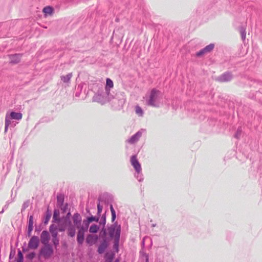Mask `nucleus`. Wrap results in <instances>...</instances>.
I'll return each instance as SVG.
<instances>
[{
    "label": "nucleus",
    "instance_id": "f257e3e1",
    "mask_svg": "<svg viewBox=\"0 0 262 262\" xmlns=\"http://www.w3.org/2000/svg\"><path fill=\"white\" fill-rule=\"evenodd\" d=\"M113 98V95L105 91L102 86L99 88L97 92L92 98L93 102H96L104 104L110 101Z\"/></svg>",
    "mask_w": 262,
    "mask_h": 262
},
{
    "label": "nucleus",
    "instance_id": "f03ea898",
    "mask_svg": "<svg viewBox=\"0 0 262 262\" xmlns=\"http://www.w3.org/2000/svg\"><path fill=\"white\" fill-rule=\"evenodd\" d=\"M130 163L135 170V172L134 173L135 177L139 182H143L144 177L142 173L141 165L137 159L136 155H134L131 156Z\"/></svg>",
    "mask_w": 262,
    "mask_h": 262
},
{
    "label": "nucleus",
    "instance_id": "7ed1b4c3",
    "mask_svg": "<svg viewBox=\"0 0 262 262\" xmlns=\"http://www.w3.org/2000/svg\"><path fill=\"white\" fill-rule=\"evenodd\" d=\"M161 94L160 91L156 89H152L150 93L149 98L146 99V104L148 106L159 107V97Z\"/></svg>",
    "mask_w": 262,
    "mask_h": 262
},
{
    "label": "nucleus",
    "instance_id": "20e7f679",
    "mask_svg": "<svg viewBox=\"0 0 262 262\" xmlns=\"http://www.w3.org/2000/svg\"><path fill=\"white\" fill-rule=\"evenodd\" d=\"M107 231L110 238L114 239L120 238L121 227L117 222L107 226Z\"/></svg>",
    "mask_w": 262,
    "mask_h": 262
},
{
    "label": "nucleus",
    "instance_id": "39448f33",
    "mask_svg": "<svg viewBox=\"0 0 262 262\" xmlns=\"http://www.w3.org/2000/svg\"><path fill=\"white\" fill-rule=\"evenodd\" d=\"M54 250L51 244H43L40 248L38 252L39 257H43L45 259L50 258L54 254Z\"/></svg>",
    "mask_w": 262,
    "mask_h": 262
},
{
    "label": "nucleus",
    "instance_id": "423d86ee",
    "mask_svg": "<svg viewBox=\"0 0 262 262\" xmlns=\"http://www.w3.org/2000/svg\"><path fill=\"white\" fill-rule=\"evenodd\" d=\"M97 201L100 203H103L106 206H110L111 205H113L112 203L114 200L112 195L108 193H104L99 195Z\"/></svg>",
    "mask_w": 262,
    "mask_h": 262
},
{
    "label": "nucleus",
    "instance_id": "0eeeda50",
    "mask_svg": "<svg viewBox=\"0 0 262 262\" xmlns=\"http://www.w3.org/2000/svg\"><path fill=\"white\" fill-rule=\"evenodd\" d=\"M112 99H113L112 102L113 106L117 110L121 109L125 101V99L123 96L119 97L117 95L116 97L114 98L113 97Z\"/></svg>",
    "mask_w": 262,
    "mask_h": 262
},
{
    "label": "nucleus",
    "instance_id": "6e6552de",
    "mask_svg": "<svg viewBox=\"0 0 262 262\" xmlns=\"http://www.w3.org/2000/svg\"><path fill=\"white\" fill-rule=\"evenodd\" d=\"M233 77V75L231 72L227 71L217 77V80L221 82H227L230 81Z\"/></svg>",
    "mask_w": 262,
    "mask_h": 262
},
{
    "label": "nucleus",
    "instance_id": "1a4fd4ad",
    "mask_svg": "<svg viewBox=\"0 0 262 262\" xmlns=\"http://www.w3.org/2000/svg\"><path fill=\"white\" fill-rule=\"evenodd\" d=\"M214 48V45L213 43H210L199 52H197L195 53V56L198 57H202L204 54L211 52Z\"/></svg>",
    "mask_w": 262,
    "mask_h": 262
},
{
    "label": "nucleus",
    "instance_id": "9d476101",
    "mask_svg": "<svg viewBox=\"0 0 262 262\" xmlns=\"http://www.w3.org/2000/svg\"><path fill=\"white\" fill-rule=\"evenodd\" d=\"M40 240L38 236L33 235L32 236L28 243V247L32 249H36L38 248L39 245Z\"/></svg>",
    "mask_w": 262,
    "mask_h": 262
},
{
    "label": "nucleus",
    "instance_id": "9b49d317",
    "mask_svg": "<svg viewBox=\"0 0 262 262\" xmlns=\"http://www.w3.org/2000/svg\"><path fill=\"white\" fill-rule=\"evenodd\" d=\"M143 130V129H141L138 131L136 134L128 139L126 140V142L131 144H133L137 142L142 136Z\"/></svg>",
    "mask_w": 262,
    "mask_h": 262
},
{
    "label": "nucleus",
    "instance_id": "f8f14e48",
    "mask_svg": "<svg viewBox=\"0 0 262 262\" xmlns=\"http://www.w3.org/2000/svg\"><path fill=\"white\" fill-rule=\"evenodd\" d=\"M73 226L77 228L82 225V217L78 212L74 213L72 216Z\"/></svg>",
    "mask_w": 262,
    "mask_h": 262
},
{
    "label": "nucleus",
    "instance_id": "ddd939ff",
    "mask_svg": "<svg viewBox=\"0 0 262 262\" xmlns=\"http://www.w3.org/2000/svg\"><path fill=\"white\" fill-rule=\"evenodd\" d=\"M50 240V235L49 232L47 230H43L40 234V242L43 244H49Z\"/></svg>",
    "mask_w": 262,
    "mask_h": 262
},
{
    "label": "nucleus",
    "instance_id": "4468645a",
    "mask_svg": "<svg viewBox=\"0 0 262 262\" xmlns=\"http://www.w3.org/2000/svg\"><path fill=\"white\" fill-rule=\"evenodd\" d=\"M99 237L97 235L88 234L85 239V242L90 246L95 244L98 240Z\"/></svg>",
    "mask_w": 262,
    "mask_h": 262
},
{
    "label": "nucleus",
    "instance_id": "2eb2a0df",
    "mask_svg": "<svg viewBox=\"0 0 262 262\" xmlns=\"http://www.w3.org/2000/svg\"><path fill=\"white\" fill-rule=\"evenodd\" d=\"M6 117L12 120H19L22 118V114L15 112H11L10 113H7Z\"/></svg>",
    "mask_w": 262,
    "mask_h": 262
},
{
    "label": "nucleus",
    "instance_id": "dca6fc26",
    "mask_svg": "<svg viewBox=\"0 0 262 262\" xmlns=\"http://www.w3.org/2000/svg\"><path fill=\"white\" fill-rule=\"evenodd\" d=\"M16 122L7 117H5V133L7 132L9 127H14L16 125Z\"/></svg>",
    "mask_w": 262,
    "mask_h": 262
},
{
    "label": "nucleus",
    "instance_id": "f3484780",
    "mask_svg": "<svg viewBox=\"0 0 262 262\" xmlns=\"http://www.w3.org/2000/svg\"><path fill=\"white\" fill-rule=\"evenodd\" d=\"M21 55H22L20 54H15L9 55L10 63L13 64L18 63L20 60Z\"/></svg>",
    "mask_w": 262,
    "mask_h": 262
},
{
    "label": "nucleus",
    "instance_id": "a211bd4d",
    "mask_svg": "<svg viewBox=\"0 0 262 262\" xmlns=\"http://www.w3.org/2000/svg\"><path fill=\"white\" fill-rule=\"evenodd\" d=\"M77 242L79 245H82L83 243L85 236V232L77 229Z\"/></svg>",
    "mask_w": 262,
    "mask_h": 262
},
{
    "label": "nucleus",
    "instance_id": "6ab92c4d",
    "mask_svg": "<svg viewBox=\"0 0 262 262\" xmlns=\"http://www.w3.org/2000/svg\"><path fill=\"white\" fill-rule=\"evenodd\" d=\"M228 4L227 5L226 9L229 11L231 8L235 9L236 6L239 4V0H228Z\"/></svg>",
    "mask_w": 262,
    "mask_h": 262
},
{
    "label": "nucleus",
    "instance_id": "aec40b11",
    "mask_svg": "<svg viewBox=\"0 0 262 262\" xmlns=\"http://www.w3.org/2000/svg\"><path fill=\"white\" fill-rule=\"evenodd\" d=\"M68 228H67V234L70 237H74L76 233V227H74L72 224L68 225Z\"/></svg>",
    "mask_w": 262,
    "mask_h": 262
},
{
    "label": "nucleus",
    "instance_id": "412c9836",
    "mask_svg": "<svg viewBox=\"0 0 262 262\" xmlns=\"http://www.w3.org/2000/svg\"><path fill=\"white\" fill-rule=\"evenodd\" d=\"M115 256V253L113 251L108 252L105 254V262H112Z\"/></svg>",
    "mask_w": 262,
    "mask_h": 262
},
{
    "label": "nucleus",
    "instance_id": "4be33fe9",
    "mask_svg": "<svg viewBox=\"0 0 262 262\" xmlns=\"http://www.w3.org/2000/svg\"><path fill=\"white\" fill-rule=\"evenodd\" d=\"M58 229L57 226L54 224H52L50 225L49 227V232L51 234L52 237L56 236L58 237Z\"/></svg>",
    "mask_w": 262,
    "mask_h": 262
},
{
    "label": "nucleus",
    "instance_id": "5701e85b",
    "mask_svg": "<svg viewBox=\"0 0 262 262\" xmlns=\"http://www.w3.org/2000/svg\"><path fill=\"white\" fill-rule=\"evenodd\" d=\"M61 221L60 217V212L58 209H54L53 216V222L59 223Z\"/></svg>",
    "mask_w": 262,
    "mask_h": 262
},
{
    "label": "nucleus",
    "instance_id": "b1692460",
    "mask_svg": "<svg viewBox=\"0 0 262 262\" xmlns=\"http://www.w3.org/2000/svg\"><path fill=\"white\" fill-rule=\"evenodd\" d=\"M114 84L113 81L111 79L107 78L106 79V85L104 90L110 94V89L111 88H112Z\"/></svg>",
    "mask_w": 262,
    "mask_h": 262
},
{
    "label": "nucleus",
    "instance_id": "393cba45",
    "mask_svg": "<svg viewBox=\"0 0 262 262\" xmlns=\"http://www.w3.org/2000/svg\"><path fill=\"white\" fill-rule=\"evenodd\" d=\"M64 201V196L62 194H58L57 196V205L58 207L63 206Z\"/></svg>",
    "mask_w": 262,
    "mask_h": 262
},
{
    "label": "nucleus",
    "instance_id": "a878e982",
    "mask_svg": "<svg viewBox=\"0 0 262 262\" xmlns=\"http://www.w3.org/2000/svg\"><path fill=\"white\" fill-rule=\"evenodd\" d=\"M72 77V73H70L66 76H64V75L61 76L60 79L64 83H69Z\"/></svg>",
    "mask_w": 262,
    "mask_h": 262
},
{
    "label": "nucleus",
    "instance_id": "bb28decb",
    "mask_svg": "<svg viewBox=\"0 0 262 262\" xmlns=\"http://www.w3.org/2000/svg\"><path fill=\"white\" fill-rule=\"evenodd\" d=\"M250 86L257 88L258 86L262 85V82L258 80H250Z\"/></svg>",
    "mask_w": 262,
    "mask_h": 262
},
{
    "label": "nucleus",
    "instance_id": "cd10ccee",
    "mask_svg": "<svg viewBox=\"0 0 262 262\" xmlns=\"http://www.w3.org/2000/svg\"><path fill=\"white\" fill-rule=\"evenodd\" d=\"M71 216V213L70 210H69V211L67 212L66 215L62 217V220H63L64 223L67 225L72 224V222L70 220Z\"/></svg>",
    "mask_w": 262,
    "mask_h": 262
},
{
    "label": "nucleus",
    "instance_id": "c85d7f7f",
    "mask_svg": "<svg viewBox=\"0 0 262 262\" xmlns=\"http://www.w3.org/2000/svg\"><path fill=\"white\" fill-rule=\"evenodd\" d=\"M108 246L100 243L97 249L98 253L99 254H103L105 252V250L108 248Z\"/></svg>",
    "mask_w": 262,
    "mask_h": 262
},
{
    "label": "nucleus",
    "instance_id": "c756f323",
    "mask_svg": "<svg viewBox=\"0 0 262 262\" xmlns=\"http://www.w3.org/2000/svg\"><path fill=\"white\" fill-rule=\"evenodd\" d=\"M51 216V211L49 209V208L47 209V211L45 213V219L43 221V223L45 225H47Z\"/></svg>",
    "mask_w": 262,
    "mask_h": 262
},
{
    "label": "nucleus",
    "instance_id": "7c9ffc66",
    "mask_svg": "<svg viewBox=\"0 0 262 262\" xmlns=\"http://www.w3.org/2000/svg\"><path fill=\"white\" fill-rule=\"evenodd\" d=\"M99 228V226L97 224H92L89 228V232L91 233L95 234L98 232Z\"/></svg>",
    "mask_w": 262,
    "mask_h": 262
},
{
    "label": "nucleus",
    "instance_id": "2f4dec72",
    "mask_svg": "<svg viewBox=\"0 0 262 262\" xmlns=\"http://www.w3.org/2000/svg\"><path fill=\"white\" fill-rule=\"evenodd\" d=\"M120 239V238L115 239L113 242V249L116 253H118L119 250Z\"/></svg>",
    "mask_w": 262,
    "mask_h": 262
},
{
    "label": "nucleus",
    "instance_id": "473e14b6",
    "mask_svg": "<svg viewBox=\"0 0 262 262\" xmlns=\"http://www.w3.org/2000/svg\"><path fill=\"white\" fill-rule=\"evenodd\" d=\"M54 12V9L51 6H46L43 9V12L46 14H52Z\"/></svg>",
    "mask_w": 262,
    "mask_h": 262
},
{
    "label": "nucleus",
    "instance_id": "72a5a7b5",
    "mask_svg": "<svg viewBox=\"0 0 262 262\" xmlns=\"http://www.w3.org/2000/svg\"><path fill=\"white\" fill-rule=\"evenodd\" d=\"M52 245L57 249L59 245V238L58 237H52Z\"/></svg>",
    "mask_w": 262,
    "mask_h": 262
},
{
    "label": "nucleus",
    "instance_id": "f704fd0d",
    "mask_svg": "<svg viewBox=\"0 0 262 262\" xmlns=\"http://www.w3.org/2000/svg\"><path fill=\"white\" fill-rule=\"evenodd\" d=\"M110 210L112 215V222L114 223L116 219V213L113 205H110Z\"/></svg>",
    "mask_w": 262,
    "mask_h": 262
},
{
    "label": "nucleus",
    "instance_id": "c9c22d12",
    "mask_svg": "<svg viewBox=\"0 0 262 262\" xmlns=\"http://www.w3.org/2000/svg\"><path fill=\"white\" fill-rule=\"evenodd\" d=\"M239 31L241 33L242 39L243 40H244L246 38V32L245 28L243 26L240 27Z\"/></svg>",
    "mask_w": 262,
    "mask_h": 262
},
{
    "label": "nucleus",
    "instance_id": "e433bc0d",
    "mask_svg": "<svg viewBox=\"0 0 262 262\" xmlns=\"http://www.w3.org/2000/svg\"><path fill=\"white\" fill-rule=\"evenodd\" d=\"M106 222V212H105L104 213H103L102 215L99 224H100V225H102V227H105Z\"/></svg>",
    "mask_w": 262,
    "mask_h": 262
},
{
    "label": "nucleus",
    "instance_id": "4c0bfd02",
    "mask_svg": "<svg viewBox=\"0 0 262 262\" xmlns=\"http://www.w3.org/2000/svg\"><path fill=\"white\" fill-rule=\"evenodd\" d=\"M18 258L16 262H24V255L21 251L18 249L17 253Z\"/></svg>",
    "mask_w": 262,
    "mask_h": 262
},
{
    "label": "nucleus",
    "instance_id": "58836bf2",
    "mask_svg": "<svg viewBox=\"0 0 262 262\" xmlns=\"http://www.w3.org/2000/svg\"><path fill=\"white\" fill-rule=\"evenodd\" d=\"M100 216H98L97 215L96 216H93L91 215L89 216H88V218L89 219L90 221L92 223L93 222H98Z\"/></svg>",
    "mask_w": 262,
    "mask_h": 262
},
{
    "label": "nucleus",
    "instance_id": "ea45409f",
    "mask_svg": "<svg viewBox=\"0 0 262 262\" xmlns=\"http://www.w3.org/2000/svg\"><path fill=\"white\" fill-rule=\"evenodd\" d=\"M67 226H68V225L64 223V222L62 224H59L58 226L57 227L58 231L64 232L66 229Z\"/></svg>",
    "mask_w": 262,
    "mask_h": 262
},
{
    "label": "nucleus",
    "instance_id": "a19ab883",
    "mask_svg": "<svg viewBox=\"0 0 262 262\" xmlns=\"http://www.w3.org/2000/svg\"><path fill=\"white\" fill-rule=\"evenodd\" d=\"M136 113L138 114L139 116H143L144 112L142 110V108L139 106L137 105L135 107Z\"/></svg>",
    "mask_w": 262,
    "mask_h": 262
},
{
    "label": "nucleus",
    "instance_id": "79ce46f5",
    "mask_svg": "<svg viewBox=\"0 0 262 262\" xmlns=\"http://www.w3.org/2000/svg\"><path fill=\"white\" fill-rule=\"evenodd\" d=\"M30 205V200H28L25 201L22 205V207L21 209V212H23L24 211L26 208H27Z\"/></svg>",
    "mask_w": 262,
    "mask_h": 262
},
{
    "label": "nucleus",
    "instance_id": "37998d69",
    "mask_svg": "<svg viewBox=\"0 0 262 262\" xmlns=\"http://www.w3.org/2000/svg\"><path fill=\"white\" fill-rule=\"evenodd\" d=\"M242 133V128L241 126L238 127L235 135L234 137L236 139H239L241 136Z\"/></svg>",
    "mask_w": 262,
    "mask_h": 262
},
{
    "label": "nucleus",
    "instance_id": "c03bdc74",
    "mask_svg": "<svg viewBox=\"0 0 262 262\" xmlns=\"http://www.w3.org/2000/svg\"><path fill=\"white\" fill-rule=\"evenodd\" d=\"M36 255V254L35 253V252H31L29 253H28L26 256V257L27 259H29V260H32L35 256Z\"/></svg>",
    "mask_w": 262,
    "mask_h": 262
},
{
    "label": "nucleus",
    "instance_id": "a18cd8bd",
    "mask_svg": "<svg viewBox=\"0 0 262 262\" xmlns=\"http://www.w3.org/2000/svg\"><path fill=\"white\" fill-rule=\"evenodd\" d=\"M103 209V206L101 205V203L99 202H98L97 203V215L98 216H101V213Z\"/></svg>",
    "mask_w": 262,
    "mask_h": 262
},
{
    "label": "nucleus",
    "instance_id": "49530a36",
    "mask_svg": "<svg viewBox=\"0 0 262 262\" xmlns=\"http://www.w3.org/2000/svg\"><path fill=\"white\" fill-rule=\"evenodd\" d=\"M91 223V222L90 221L89 219L88 218V217H86V219H84L82 221V224L83 226L85 227H88L89 228L90 224Z\"/></svg>",
    "mask_w": 262,
    "mask_h": 262
},
{
    "label": "nucleus",
    "instance_id": "de8ad7c7",
    "mask_svg": "<svg viewBox=\"0 0 262 262\" xmlns=\"http://www.w3.org/2000/svg\"><path fill=\"white\" fill-rule=\"evenodd\" d=\"M15 253H16V252H15V249H13L12 248V247L11 246V250H10V254H9V259H12L15 256Z\"/></svg>",
    "mask_w": 262,
    "mask_h": 262
},
{
    "label": "nucleus",
    "instance_id": "09e8293b",
    "mask_svg": "<svg viewBox=\"0 0 262 262\" xmlns=\"http://www.w3.org/2000/svg\"><path fill=\"white\" fill-rule=\"evenodd\" d=\"M60 208V209L61 210L62 213H64L67 212L68 208V204L66 203L64 205L63 204V206L61 207H59Z\"/></svg>",
    "mask_w": 262,
    "mask_h": 262
},
{
    "label": "nucleus",
    "instance_id": "8fccbe9b",
    "mask_svg": "<svg viewBox=\"0 0 262 262\" xmlns=\"http://www.w3.org/2000/svg\"><path fill=\"white\" fill-rule=\"evenodd\" d=\"M33 223H34L33 216L31 215L29 216V220H28L27 226L33 227Z\"/></svg>",
    "mask_w": 262,
    "mask_h": 262
},
{
    "label": "nucleus",
    "instance_id": "3c124183",
    "mask_svg": "<svg viewBox=\"0 0 262 262\" xmlns=\"http://www.w3.org/2000/svg\"><path fill=\"white\" fill-rule=\"evenodd\" d=\"M101 243L109 246V238L107 237H102Z\"/></svg>",
    "mask_w": 262,
    "mask_h": 262
},
{
    "label": "nucleus",
    "instance_id": "603ef678",
    "mask_svg": "<svg viewBox=\"0 0 262 262\" xmlns=\"http://www.w3.org/2000/svg\"><path fill=\"white\" fill-rule=\"evenodd\" d=\"M259 93H261V92H260L259 90H258V91L256 92L255 95L254 93H252V94L250 93V94H249L248 97H249V98L252 99H256V95Z\"/></svg>",
    "mask_w": 262,
    "mask_h": 262
},
{
    "label": "nucleus",
    "instance_id": "864d4df0",
    "mask_svg": "<svg viewBox=\"0 0 262 262\" xmlns=\"http://www.w3.org/2000/svg\"><path fill=\"white\" fill-rule=\"evenodd\" d=\"M88 229L89 228H88V227H85L82 225L77 228V229H79V230H81V231H83L85 233L88 231Z\"/></svg>",
    "mask_w": 262,
    "mask_h": 262
},
{
    "label": "nucleus",
    "instance_id": "5fc2aeb1",
    "mask_svg": "<svg viewBox=\"0 0 262 262\" xmlns=\"http://www.w3.org/2000/svg\"><path fill=\"white\" fill-rule=\"evenodd\" d=\"M101 233L102 234V237H106L107 235V231L105 228V227H102Z\"/></svg>",
    "mask_w": 262,
    "mask_h": 262
},
{
    "label": "nucleus",
    "instance_id": "6e6d98bb",
    "mask_svg": "<svg viewBox=\"0 0 262 262\" xmlns=\"http://www.w3.org/2000/svg\"><path fill=\"white\" fill-rule=\"evenodd\" d=\"M41 230H42V227H41V225L39 226L38 227H36L35 228V232H36L37 233L40 232L41 231Z\"/></svg>",
    "mask_w": 262,
    "mask_h": 262
},
{
    "label": "nucleus",
    "instance_id": "4d7b16f0",
    "mask_svg": "<svg viewBox=\"0 0 262 262\" xmlns=\"http://www.w3.org/2000/svg\"><path fill=\"white\" fill-rule=\"evenodd\" d=\"M143 256L145 257V262H149V256L148 254L146 253H144Z\"/></svg>",
    "mask_w": 262,
    "mask_h": 262
},
{
    "label": "nucleus",
    "instance_id": "13d9d810",
    "mask_svg": "<svg viewBox=\"0 0 262 262\" xmlns=\"http://www.w3.org/2000/svg\"><path fill=\"white\" fill-rule=\"evenodd\" d=\"M33 229V227L27 226V231L32 232Z\"/></svg>",
    "mask_w": 262,
    "mask_h": 262
},
{
    "label": "nucleus",
    "instance_id": "bf43d9fd",
    "mask_svg": "<svg viewBox=\"0 0 262 262\" xmlns=\"http://www.w3.org/2000/svg\"><path fill=\"white\" fill-rule=\"evenodd\" d=\"M85 210H86V212H87L88 214H89L90 215H91V212H90V209H89V208L88 207H86Z\"/></svg>",
    "mask_w": 262,
    "mask_h": 262
},
{
    "label": "nucleus",
    "instance_id": "052dcab7",
    "mask_svg": "<svg viewBox=\"0 0 262 262\" xmlns=\"http://www.w3.org/2000/svg\"><path fill=\"white\" fill-rule=\"evenodd\" d=\"M32 231H27V236H30L31 235Z\"/></svg>",
    "mask_w": 262,
    "mask_h": 262
},
{
    "label": "nucleus",
    "instance_id": "680f3d73",
    "mask_svg": "<svg viewBox=\"0 0 262 262\" xmlns=\"http://www.w3.org/2000/svg\"><path fill=\"white\" fill-rule=\"evenodd\" d=\"M28 250V249L26 248H25V247H23V251L25 252L26 251H27Z\"/></svg>",
    "mask_w": 262,
    "mask_h": 262
},
{
    "label": "nucleus",
    "instance_id": "e2e57ef3",
    "mask_svg": "<svg viewBox=\"0 0 262 262\" xmlns=\"http://www.w3.org/2000/svg\"><path fill=\"white\" fill-rule=\"evenodd\" d=\"M156 226V224H153L151 225V227H155Z\"/></svg>",
    "mask_w": 262,
    "mask_h": 262
},
{
    "label": "nucleus",
    "instance_id": "0e129e2a",
    "mask_svg": "<svg viewBox=\"0 0 262 262\" xmlns=\"http://www.w3.org/2000/svg\"><path fill=\"white\" fill-rule=\"evenodd\" d=\"M114 262H119V260L118 259H116Z\"/></svg>",
    "mask_w": 262,
    "mask_h": 262
},
{
    "label": "nucleus",
    "instance_id": "69168bd1",
    "mask_svg": "<svg viewBox=\"0 0 262 262\" xmlns=\"http://www.w3.org/2000/svg\"><path fill=\"white\" fill-rule=\"evenodd\" d=\"M142 244H143V245L144 244V241H142Z\"/></svg>",
    "mask_w": 262,
    "mask_h": 262
},
{
    "label": "nucleus",
    "instance_id": "338daca9",
    "mask_svg": "<svg viewBox=\"0 0 262 262\" xmlns=\"http://www.w3.org/2000/svg\"><path fill=\"white\" fill-rule=\"evenodd\" d=\"M78 96V94H76V96Z\"/></svg>",
    "mask_w": 262,
    "mask_h": 262
},
{
    "label": "nucleus",
    "instance_id": "774afa93",
    "mask_svg": "<svg viewBox=\"0 0 262 262\" xmlns=\"http://www.w3.org/2000/svg\"><path fill=\"white\" fill-rule=\"evenodd\" d=\"M78 96V94H76V96Z\"/></svg>",
    "mask_w": 262,
    "mask_h": 262
}]
</instances>
